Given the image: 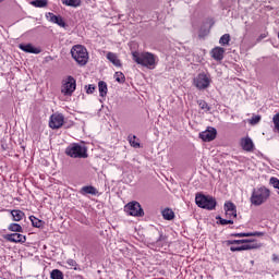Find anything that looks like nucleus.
I'll use <instances>...</instances> for the list:
<instances>
[{"label": "nucleus", "mask_w": 279, "mask_h": 279, "mask_svg": "<svg viewBox=\"0 0 279 279\" xmlns=\"http://www.w3.org/2000/svg\"><path fill=\"white\" fill-rule=\"evenodd\" d=\"M132 58L136 64L146 69H156V56L151 52H132Z\"/></svg>", "instance_id": "obj_1"}, {"label": "nucleus", "mask_w": 279, "mask_h": 279, "mask_svg": "<svg viewBox=\"0 0 279 279\" xmlns=\"http://www.w3.org/2000/svg\"><path fill=\"white\" fill-rule=\"evenodd\" d=\"M270 195L271 192L265 186L254 189L251 195V204L253 206H263L269 199Z\"/></svg>", "instance_id": "obj_2"}, {"label": "nucleus", "mask_w": 279, "mask_h": 279, "mask_svg": "<svg viewBox=\"0 0 279 279\" xmlns=\"http://www.w3.org/2000/svg\"><path fill=\"white\" fill-rule=\"evenodd\" d=\"M65 154L70 158H88V148L84 144L73 143L65 148Z\"/></svg>", "instance_id": "obj_3"}, {"label": "nucleus", "mask_w": 279, "mask_h": 279, "mask_svg": "<svg viewBox=\"0 0 279 279\" xmlns=\"http://www.w3.org/2000/svg\"><path fill=\"white\" fill-rule=\"evenodd\" d=\"M71 56L80 66H85L88 63V50L82 45L74 46L71 49Z\"/></svg>", "instance_id": "obj_4"}, {"label": "nucleus", "mask_w": 279, "mask_h": 279, "mask_svg": "<svg viewBox=\"0 0 279 279\" xmlns=\"http://www.w3.org/2000/svg\"><path fill=\"white\" fill-rule=\"evenodd\" d=\"M195 203L199 208H205L206 210H214L215 206H217V201L213 196L203 194H196Z\"/></svg>", "instance_id": "obj_5"}, {"label": "nucleus", "mask_w": 279, "mask_h": 279, "mask_svg": "<svg viewBox=\"0 0 279 279\" xmlns=\"http://www.w3.org/2000/svg\"><path fill=\"white\" fill-rule=\"evenodd\" d=\"M213 80H210V75L206 73H201L193 80V84L198 90H205V88H208L210 86V83Z\"/></svg>", "instance_id": "obj_6"}, {"label": "nucleus", "mask_w": 279, "mask_h": 279, "mask_svg": "<svg viewBox=\"0 0 279 279\" xmlns=\"http://www.w3.org/2000/svg\"><path fill=\"white\" fill-rule=\"evenodd\" d=\"M124 210L128 215H131V217H143L145 215L143 207H141V203L138 202H131L126 204L124 206Z\"/></svg>", "instance_id": "obj_7"}, {"label": "nucleus", "mask_w": 279, "mask_h": 279, "mask_svg": "<svg viewBox=\"0 0 279 279\" xmlns=\"http://www.w3.org/2000/svg\"><path fill=\"white\" fill-rule=\"evenodd\" d=\"M76 86L77 85L73 76H68L65 80H63V84L61 87L62 95L71 97L73 93H75Z\"/></svg>", "instance_id": "obj_8"}, {"label": "nucleus", "mask_w": 279, "mask_h": 279, "mask_svg": "<svg viewBox=\"0 0 279 279\" xmlns=\"http://www.w3.org/2000/svg\"><path fill=\"white\" fill-rule=\"evenodd\" d=\"M243 243L244 251L247 250H258L260 245L256 243V240H228L226 242L227 245H241Z\"/></svg>", "instance_id": "obj_9"}, {"label": "nucleus", "mask_w": 279, "mask_h": 279, "mask_svg": "<svg viewBox=\"0 0 279 279\" xmlns=\"http://www.w3.org/2000/svg\"><path fill=\"white\" fill-rule=\"evenodd\" d=\"M62 125H64V116L54 113L50 117L49 128H51V130H60Z\"/></svg>", "instance_id": "obj_10"}, {"label": "nucleus", "mask_w": 279, "mask_h": 279, "mask_svg": "<svg viewBox=\"0 0 279 279\" xmlns=\"http://www.w3.org/2000/svg\"><path fill=\"white\" fill-rule=\"evenodd\" d=\"M199 138L205 143H210V141H215L217 138V130L211 128L209 130L203 131L199 133Z\"/></svg>", "instance_id": "obj_11"}, {"label": "nucleus", "mask_w": 279, "mask_h": 279, "mask_svg": "<svg viewBox=\"0 0 279 279\" xmlns=\"http://www.w3.org/2000/svg\"><path fill=\"white\" fill-rule=\"evenodd\" d=\"M4 239L10 241V243H25V241H27V238L21 233L7 234Z\"/></svg>", "instance_id": "obj_12"}, {"label": "nucleus", "mask_w": 279, "mask_h": 279, "mask_svg": "<svg viewBox=\"0 0 279 279\" xmlns=\"http://www.w3.org/2000/svg\"><path fill=\"white\" fill-rule=\"evenodd\" d=\"M46 19L50 21V23H56L57 25H59V27H66V23H64V20L60 15L58 16L49 12L46 14Z\"/></svg>", "instance_id": "obj_13"}, {"label": "nucleus", "mask_w": 279, "mask_h": 279, "mask_svg": "<svg viewBox=\"0 0 279 279\" xmlns=\"http://www.w3.org/2000/svg\"><path fill=\"white\" fill-rule=\"evenodd\" d=\"M19 48L24 51L25 53H41V49L40 48H36L34 47V45L32 44H20Z\"/></svg>", "instance_id": "obj_14"}, {"label": "nucleus", "mask_w": 279, "mask_h": 279, "mask_svg": "<svg viewBox=\"0 0 279 279\" xmlns=\"http://www.w3.org/2000/svg\"><path fill=\"white\" fill-rule=\"evenodd\" d=\"M241 147L244 151H254V142L250 137H243L241 140Z\"/></svg>", "instance_id": "obj_15"}, {"label": "nucleus", "mask_w": 279, "mask_h": 279, "mask_svg": "<svg viewBox=\"0 0 279 279\" xmlns=\"http://www.w3.org/2000/svg\"><path fill=\"white\" fill-rule=\"evenodd\" d=\"M223 53H226V49H223L222 47H216L211 50V58L219 62L223 59Z\"/></svg>", "instance_id": "obj_16"}, {"label": "nucleus", "mask_w": 279, "mask_h": 279, "mask_svg": "<svg viewBox=\"0 0 279 279\" xmlns=\"http://www.w3.org/2000/svg\"><path fill=\"white\" fill-rule=\"evenodd\" d=\"M97 189L93 185H86L81 189V195H96Z\"/></svg>", "instance_id": "obj_17"}, {"label": "nucleus", "mask_w": 279, "mask_h": 279, "mask_svg": "<svg viewBox=\"0 0 279 279\" xmlns=\"http://www.w3.org/2000/svg\"><path fill=\"white\" fill-rule=\"evenodd\" d=\"M107 60H109V62H111L114 66H121V60H119V57H117V53L108 52Z\"/></svg>", "instance_id": "obj_18"}, {"label": "nucleus", "mask_w": 279, "mask_h": 279, "mask_svg": "<svg viewBox=\"0 0 279 279\" xmlns=\"http://www.w3.org/2000/svg\"><path fill=\"white\" fill-rule=\"evenodd\" d=\"M11 216L13 217V221H23L25 217V213L20 209H13L10 211Z\"/></svg>", "instance_id": "obj_19"}, {"label": "nucleus", "mask_w": 279, "mask_h": 279, "mask_svg": "<svg viewBox=\"0 0 279 279\" xmlns=\"http://www.w3.org/2000/svg\"><path fill=\"white\" fill-rule=\"evenodd\" d=\"M98 90H99L100 97H106L108 95V84H106V82L104 81H100L98 83Z\"/></svg>", "instance_id": "obj_20"}, {"label": "nucleus", "mask_w": 279, "mask_h": 279, "mask_svg": "<svg viewBox=\"0 0 279 279\" xmlns=\"http://www.w3.org/2000/svg\"><path fill=\"white\" fill-rule=\"evenodd\" d=\"M61 3L70 8H80L82 5V0H61Z\"/></svg>", "instance_id": "obj_21"}, {"label": "nucleus", "mask_w": 279, "mask_h": 279, "mask_svg": "<svg viewBox=\"0 0 279 279\" xmlns=\"http://www.w3.org/2000/svg\"><path fill=\"white\" fill-rule=\"evenodd\" d=\"M29 221L34 228H43L44 223L43 220L36 218L35 216L29 217Z\"/></svg>", "instance_id": "obj_22"}, {"label": "nucleus", "mask_w": 279, "mask_h": 279, "mask_svg": "<svg viewBox=\"0 0 279 279\" xmlns=\"http://www.w3.org/2000/svg\"><path fill=\"white\" fill-rule=\"evenodd\" d=\"M162 217L167 221H171V219H173V217H175V214L171 209H163L162 210Z\"/></svg>", "instance_id": "obj_23"}, {"label": "nucleus", "mask_w": 279, "mask_h": 279, "mask_svg": "<svg viewBox=\"0 0 279 279\" xmlns=\"http://www.w3.org/2000/svg\"><path fill=\"white\" fill-rule=\"evenodd\" d=\"M233 236H236L239 239H243V236H263V233H260V232L234 233Z\"/></svg>", "instance_id": "obj_24"}, {"label": "nucleus", "mask_w": 279, "mask_h": 279, "mask_svg": "<svg viewBox=\"0 0 279 279\" xmlns=\"http://www.w3.org/2000/svg\"><path fill=\"white\" fill-rule=\"evenodd\" d=\"M47 0H35L31 2V5H34V8H47Z\"/></svg>", "instance_id": "obj_25"}, {"label": "nucleus", "mask_w": 279, "mask_h": 279, "mask_svg": "<svg viewBox=\"0 0 279 279\" xmlns=\"http://www.w3.org/2000/svg\"><path fill=\"white\" fill-rule=\"evenodd\" d=\"M8 230H10V232H23V227L19 223H11Z\"/></svg>", "instance_id": "obj_26"}, {"label": "nucleus", "mask_w": 279, "mask_h": 279, "mask_svg": "<svg viewBox=\"0 0 279 279\" xmlns=\"http://www.w3.org/2000/svg\"><path fill=\"white\" fill-rule=\"evenodd\" d=\"M50 278L51 279H64V275L60 270L53 269L50 274Z\"/></svg>", "instance_id": "obj_27"}, {"label": "nucleus", "mask_w": 279, "mask_h": 279, "mask_svg": "<svg viewBox=\"0 0 279 279\" xmlns=\"http://www.w3.org/2000/svg\"><path fill=\"white\" fill-rule=\"evenodd\" d=\"M114 80L119 82V84H123L125 82V74H123V72H116Z\"/></svg>", "instance_id": "obj_28"}, {"label": "nucleus", "mask_w": 279, "mask_h": 279, "mask_svg": "<svg viewBox=\"0 0 279 279\" xmlns=\"http://www.w3.org/2000/svg\"><path fill=\"white\" fill-rule=\"evenodd\" d=\"M128 141H129L131 147H135V148L141 147V144L138 142H136V137L134 135H129Z\"/></svg>", "instance_id": "obj_29"}, {"label": "nucleus", "mask_w": 279, "mask_h": 279, "mask_svg": "<svg viewBox=\"0 0 279 279\" xmlns=\"http://www.w3.org/2000/svg\"><path fill=\"white\" fill-rule=\"evenodd\" d=\"M219 44L222 46L230 45V34H225L220 37Z\"/></svg>", "instance_id": "obj_30"}, {"label": "nucleus", "mask_w": 279, "mask_h": 279, "mask_svg": "<svg viewBox=\"0 0 279 279\" xmlns=\"http://www.w3.org/2000/svg\"><path fill=\"white\" fill-rule=\"evenodd\" d=\"M234 210H236V205H234V203L232 202H228L225 204V211H232V214L234 213Z\"/></svg>", "instance_id": "obj_31"}, {"label": "nucleus", "mask_w": 279, "mask_h": 279, "mask_svg": "<svg viewBox=\"0 0 279 279\" xmlns=\"http://www.w3.org/2000/svg\"><path fill=\"white\" fill-rule=\"evenodd\" d=\"M216 219L217 220H219V223H220V226H228V225H232V223H234V221L232 220V219H223V218H221V217H216Z\"/></svg>", "instance_id": "obj_32"}, {"label": "nucleus", "mask_w": 279, "mask_h": 279, "mask_svg": "<svg viewBox=\"0 0 279 279\" xmlns=\"http://www.w3.org/2000/svg\"><path fill=\"white\" fill-rule=\"evenodd\" d=\"M197 104H198V106H199V108L202 110H205V112H208V110H210V107H208V102L207 101L198 100Z\"/></svg>", "instance_id": "obj_33"}, {"label": "nucleus", "mask_w": 279, "mask_h": 279, "mask_svg": "<svg viewBox=\"0 0 279 279\" xmlns=\"http://www.w3.org/2000/svg\"><path fill=\"white\" fill-rule=\"evenodd\" d=\"M251 125H256V123H260V116H253L252 119L248 120Z\"/></svg>", "instance_id": "obj_34"}, {"label": "nucleus", "mask_w": 279, "mask_h": 279, "mask_svg": "<svg viewBox=\"0 0 279 279\" xmlns=\"http://www.w3.org/2000/svg\"><path fill=\"white\" fill-rule=\"evenodd\" d=\"M272 123L275 125V129L279 132V113L274 116Z\"/></svg>", "instance_id": "obj_35"}, {"label": "nucleus", "mask_w": 279, "mask_h": 279, "mask_svg": "<svg viewBox=\"0 0 279 279\" xmlns=\"http://www.w3.org/2000/svg\"><path fill=\"white\" fill-rule=\"evenodd\" d=\"M231 252H245L243 244L241 246H231Z\"/></svg>", "instance_id": "obj_36"}, {"label": "nucleus", "mask_w": 279, "mask_h": 279, "mask_svg": "<svg viewBox=\"0 0 279 279\" xmlns=\"http://www.w3.org/2000/svg\"><path fill=\"white\" fill-rule=\"evenodd\" d=\"M225 213L228 219H232V217L236 218V210H233V213L232 211H225Z\"/></svg>", "instance_id": "obj_37"}, {"label": "nucleus", "mask_w": 279, "mask_h": 279, "mask_svg": "<svg viewBox=\"0 0 279 279\" xmlns=\"http://www.w3.org/2000/svg\"><path fill=\"white\" fill-rule=\"evenodd\" d=\"M93 93H95V85L90 84V85H88V87L86 88V94H87V95H93Z\"/></svg>", "instance_id": "obj_38"}, {"label": "nucleus", "mask_w": 279, "mask_h": 279, "mask_svg": "<svg viewBox=\"0 0 279 279\" xmlns=\"http://www.w3.org/2000/svg\"><path fill=\"white\" fill-rule=\"evenodd\" d=\"M271 260H272V263H275V265H278L279 264V255L278 254H272Z\"/></svg>", "instance_id": "obj_39"}, {"label": "nucleus", "mask_w": 279, "mask_h": 279, "mask_svg": "<svg viewBox=\"0 0 279 279\" xmlns=\"http://www.w3.org/2000/svg\"><path fill=\"white\" fill-rule=\"evenodd\" d=\"M66 264L70 267H77V262H75L74 259H68Z\"/></svg>", "instance_id": "obj_40"}, {"label": "nucleus", "mask_w": 279, "mask_h": 279, "mask_svg": "<svg viewBox=\"0 0 279 279\" xmlns=\"http://www.w3.org/2000/svg\"><path fill=\"white\" fill-rule=\"evenodd\" d=\"M266 37H267L266 35H260L259 40H263V38H266Z\"/></svg>", "instance_id": "obj_41"}, {"label": "nucleus", "mask_w": 279, "mask_h": 279, "mask_svg": "<svg viewBox=\"0 0 279 279\" xmlns=\"http://www.w3.org/2000/svg\"><path fill=\"white\" fill-rule=\"evenodd\" d=\"M158 241H165V236L160 235Z\"/></svg>", "instance_id": "obj_42"}, {"label": "nucleus", "mask_w": 279, "mask_h": 279, "mask_svg": "<svg viewBox=\"0 0 279 279\" xmlns=\"http://www.w3.org/2000/svg\"><path fill=\"white\" fill-rule=\"evenodd\" d=\"M3 1V0H0V2Z\"/></svg>", "instance_id": "obj_43"}]
</instances>
